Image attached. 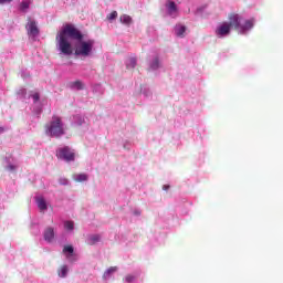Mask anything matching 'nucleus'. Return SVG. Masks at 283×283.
Segmentation results:
<instances>
[{"label":"nucleus","instance_id":"nucleus-1","mask_svg":"<svg viewBox=\"0 0 283 283\" xmlns=\"http://www.w3.org/2000/svg\"><path fill=\"white\" fill-rule=\"evenodd\" d=\"M78 41L74 49L72 48V42ZM56 48L61 54L64 56H82L83 59H87V56H92V52H94V43L95 41L90 39L84 41L83 33L78 30L74 24H66L62 28V30L55 36Z\"/></svg>","mask_w":283,"mask_h":283},{"label":"nucleus","instance_id":"nucleus-2","mask_svg":"<svg viewBox=\"0 0 283 283\" xmlns=\"http://www.w3.org/2000/svg\"><path fill=\"white\" fill-rule=\"evenodd\" d=\"M229 22H221L214 33L218 39H223V36H229L231 34V28H233L239 34H245L253 28V20H245L242 23V17L238 13H230L228 15Z\"/></svg>","mask_w":283,"mask_h":283},{"label":"nucleus","instance_id":"nucleus-3","mask_svg":"<svg viewBox=\"0 0 283 283\" xmlns=\"http://www.w3.org/2000/svg\"><path fill=\"white\" fill-rule=\"evenodd\" d=\"M45 133L52 138H61L65 134L61 117L53 116L52 120L45 126Z\"/></svg>","mask_w":283,"mask_h":283},{"label":"nucleus","instance_id":"nucleus-4","mask_svg":"<svg viewBox=\"0 0 283 283\" xmlns=\"http://www.w3.org/2000/svg\"><path fill=\"white\" fill-rule=\"evenodd\" d=\"M56 157L60 160H65L66 163H72V161H74L75 154L72 151V148H70V146H65L57 150Z\"/></svg>","mask_w":283,"mask_h":283},{"label":"nucleus","instance_id":"nucleus-5","mask_svg":"<svg viewBox=\"0 0 283 283\" xmlns=\"http://www.w3.org/2000/svg\"><path fill=\"white\" fill-rule=\"evenodd\" d=\"M28 21L25 30L29 36H39L41 31L39 30V25H36V21L32 20V18H28Z\"/></svg>","mask_w":283,"mask_h":283},{"label":"nucleus","instance_id":"nucleus-6","mask_svg":"<svg viewBox=\"0 0 283 283\" xmlns=\"http://www.w3.org/2000/svg\"><path fill=\"white\" fill-rule=\"evenodd\" d=\"M35 202H36L38 209H40V211L48 210V202H45V199L43 197H36Z\"/></svg>","mask_w":283,"mask_h":283},{"label":"nucleus","instance_id":"nucleus-7","mask_svg":"<svg viewBox=\"0 0 283 283\" xmlns=\"http://www.w3.org/2000/svg\"><path fill=\"white\" fill-rule=\"evenodd\" d=\"M44 240L46 242H52L54 240V228L49 227L44 231Z\"/></svg>","mask_w":283,"mask_h":283},{"label":"nucleus","instance_id":"nucleus-8","mask_svg":"<svg viewBox=\"0 0 283 283\" xmlns=\"http://www.w3.org/2000/svg\"><path fill=\"white\" fill-rule=\"evenodd\" d=\"M175 32H176L177 36H179L180 39H185V33L187 32V27H185L182 24H178L175 28Z\"/></svg>","mask_w":283,"mask_h":283},{"label":"nucleus","instance_id":"nucleus-9","mask_svg":"<svg viewBox=\"0 0 283 283\" xmlns=\"http://www.w3.org/2000/svg\"><path fill=\"white\" fill-rule=\"evenodd\" d=\"M166 8L168 10L169 14H174V12H178V7L176 6V2L168 0L166 2Z\"/></svg>","mask_w":283,"mask_h":283},{"label":"nucleus","instance_id":"nucleus-10","mask_svg":"<svg viewBox=\"0 0 283 283\" xmlns=\"http://www.w3.org/2000/svg\"><path fill=\"white\" fill-rule=\"evenodd\" d=\"M101 241V235L98 234H91L87 237V244H90L91 247L96 244V242Z\"/></svg>","mask_w":283,"mask_h":283},{"label":"nucleus","instance_id":"nucleus-11","mask_svg":"<svg viewBox=\"0 0 283 283\" xmlns=\"http://www.w3.org/2000/svg\"><path fill=\"white\" fill-rule=\"evenodd\" d=\"M32 3V0H23L20 3V10L21 12H28V10L30 9V4Z\"/></svg>","mask_w":283,"mask_h":283},{"label":"nucleus","instance_id":"nucleus-12","mask_svg":"<svg viewBox=\"0 0 283 283\" xmlns=\"http://www.w3.org/2000/svg\"><path fill=\"white\" fill-rule=\"evenodd\" d=\"M120 23H124L125 25H130L132 24V17L128 14H123L119 18Z\"/></svg>","mask_w":283,"mask_h":283},{"label":"nucleus","instance_id":"nucleus-13","mask_svg":"<svg viewBox=\"0 0 283 283\" xmlns=\"http://www.w3.org/2000/svg\"><path fill=\"white\" fill-rule=\"evenodd\" d=\"M85 180H87V175L86 174L74 175V181L75 182H85Z\"/></svg>","mask_w":283,"mask_h":283},{"label":"nucleus","instance_id":"nucleus-14","mask_svg":"<svg viewBox=\"0 0 283 283\" xmlns=\"http://www.w3.org/2000/svg\"><path fill=\"white\" fill-rule=\"evenodd\" d=\"M126 67L127 70H134L136 67V57H129Z\"/></svg>","mask_w":283,"mask_h":283},{"label":"nucleus","instance_id":"nucleus-15","mask_svg":"<svg viewBox=\"0 0 283 283\" xmlns=\"http://www.w3.org/2000/svg\"><path fill=\"white\" fill-rule=\"evenodd\" d=\"M71 87L73 90H83V82H81L80 80L75 81V82H72L71 83Z\"/></svg>","mask_w":283,"mask_h":283},{"label":"nucleus","instance_id":"nucleus-16","mask_svg":"<svg viewBox=\"0 0 283 283\" xmlns=\"http://www.w3.org/2000/svg\"><path fill=\"white\" fill-rule=\"evenodd\" d=\"M60 277H66L67 276V265H62L59 270Z\"/></svg>","mask_w":283,"mask_h":283},{"label":"nucleus","instance_id":"nucleus-17","mask_svg":"<svg viewBox=\"0 0 283 283\" xmlns=\"http://www.w3.org/2000/svg\"><path fill=\"white\" fill-rule=\"evenodd\" d=\"M118 271L117 266H111L105 273H104V277H109V275H112V273H116Z\"/></svg>","mask_w":283,"mask_h":283},{"label":"nucleus","instance_id":"nucleus-18","mask_svg":"<svg viewBox=\"0 0 283 283\" xmlns=\"http://www.w3.org/2000/svg\"><path fill=\"white\" fill-rule=\"evenodd\" d=\"M118 18V12L117 11H112L107 17L106 19L108 21H114V19H117Z\"/></svg>","mask_w":283,"mask_h":283},{"label":"nucleus","instance_id":"nucleus-19","mask_svg":"<svg viewBox=\"0 0 283 283\" xmlns=\"http://www.w3.org/2000/svg\"><path fill=\"white\" fill-rule=\"evenodd\" d=\"M64 228L67 230V231H74V222L72 221H66L64 223Z\"/></svg>","mask_w":283,"mask_h":283},{"label":"nucleus","instance_id":"nucleus-20","mask_svg":"<svg viewBox=\"0 0 283 283\" xmlns=\"http://www.w3.org/2000/svg\"><path fill=\"white\" fill-rule=\"evenodd\" d=\"M158 65H159V59L155 57L150 67H151V70H158Z\"/></svg>","mask_w":283,"mask_h":283},{"label":"nucleus","instance_id":"nucleus-21","mask_svg":"<svg viewBox=\"0 0 283 283\" xmlns=\"http://www.w3.org/2000/svg\"><path fill=\"white\" fill-rule=\"evenodd\" d=\"M63 253H70L72 255V253H74V248L72 245H66L63 249Z\"/></svg>","mask_w":283,"mask_h":283},{"label":"nucleus","instance_id":"nucleus-22","mask_svg":"<svg viewBox=\"0 0 283 283\" xmlns=\"http://www.w3.org/2000/svg\"><path fill=\"white\" fill-rule=\"evenodd\" d=\"M134 280H136V276H134L132 274H127L125 276V282L132 283V282H134Z\"/></svg>","mask_w":283,"mask_h":283},{"label":"nucleus","instance_id":"nucleus-23","mask_svg":"<svg viewBox=\"0 0 283 283\" xmlns=\"http://www.w3.org/2000/svg\"><path fill=\"white\" fill-rule=\"evenodd\" d=\"M32 98H33L34 103H38V101H40L41 97H40L39 93H34L32 95Z\"/></svg>","mask_w":283,"mask_h":283},{"label":"nucleus","instance_id":"nucleus-24","mask_svg":"<svg viewBox=\"0 0 283 283\" xmlns=\"http://www.w3.org/2000/svg\"><path fill=\"white\" fill-rule=\"evenodd\" d=\"M7 169H8L9 171H14V170L17 169V166H14V165H9V166L7 167Z\"/></svg>","mask_w":283,"mask_h":283},{"label":"nucleus","instance_id":"nucleus-25","mask_svg":"<svg viewBox=\"0 0 283 283\" xmlns=\"http://www.w3.org/2000/svg\"><path fill=\"white\" fill-rule=\"evenodd\" d=\"M6 3H12V0H0V6H3Z\"/></svg>","mask_w":283,"mask_h":283},{"label":"nucleus","instance_id":"nucleus-26","mask_svg":"<svg viewBox=\"0 0 283 283\" xmlns=\"http://www.w3.org/2000/svg\"><path fill=\"white\" fill-rule=\"evenodd\" d=\"M163 189H164V191H168L169 185H164V186H163Z\"/></svg>","mask_w":283,"mask_h":283},{"label":"nucleus","instance_id":"nucleus-27","mask_svg":"<svg viewBox=\"0 0 283 283\" xmlns=\"http://www.w3.org/2000/svg\"><path fill=\"white\" fill-rule=\"evenodd\" d=\"M6 132V128L3 126H0V134H3Z\"/></svg>","mask_w":283,"mask_h":283}]
</instances>
